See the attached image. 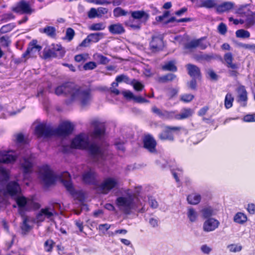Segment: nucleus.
Wrapping results in <instances>:
<instances>
[{
    "label": "nucleus",
    "instance_id": "obj_1",
    "mask_svg": "<svg viewBox=\"0 0 255 255\" xmlns=\"http://www.w3.org/2000/svg\"><path fill=\"white\" fill-rule=\"evenodd\" d=\"M94 129L91 133L93 142H89V136L85 133H80L72 141L73 147L87 150L90 159L99 167L104 165L105 162L112 158V154L107 148H104L105 145V128L98 121L92 123Z\"/></svg>",
    "mask_w": 255,
    "mask_h": 255
},
{
    "label": "nucleus",
    "instance_id": "obj_2",
    "mask_svg": "<svg viewBox=\"0 0 255 255\" xmlns=\"http://www.w3.org/2000/svg\"><path fill=\"white\" fill-rule=\"evenodd\" d=\"M58 95L69 96L71 101H79L82 106L90 104L92 95L89 89L80 87L72 83H67L57 87L55 91Z\"/></svg>",
    "mask_w": 255,
    "mask_h": 255
},
{
    "label": "nucleus",
    "instance_id": "obj_3",
    "mask_svg": "<svg viewBox=\"0 0 255 255\" xmlns=\"http://www.w3.org/2000/svg\"><path fill=\"white\" fill-rule=\"evenodd\" d=\"M39 176L46 186L53 184L58 178L70 194L75 196L77 194L72 183L71 176L67 171L62 172L58 177L54 174L48 165H44L39 169Z\"/></svg>",
    "mask_w": 255,
    "mask_h": 255
},
{
    "label": "nucleus",
    "instance_id": "obj_4",
    "mask_svg": "<svg viewBox=\"0 0 255 255\" xmlns=\"http://www.w3.org/2000/svg\"><path fill=\"white\" fill-rule=\"evenodd\" d=\"M73 129V125L68 122H63L55 128L50 124L42 123L36 126L35 133L39 137H48L53 135L64 137L71 134Z\"/></svg>",
    "mask_w": 255,
    "mask_h": 255
},
{
    "label": "nucleus",
    "instance_id": "obj_5",
    "mask_svg": "<svg viewBox=\"0 0 255 255\" xmlns=\"http://www.w3.org/2000/svg\"><path fill=\"white\" fill-rule=\"evenodd\" d=\"M15 201L18 207V212L23 217L22 223L20 226L22 233L26 234L32 229V226L28 224L30 219L28 217L24 216L25 212L38 210L41 207V205L35 202L33 199L27 198L23 196H16Z\"/></svg>",
    "mask_w": 255,
    "mask_h": 255
},
{
    "label": "nucleus",
    "instance_id": "obj_6",
    "mask_svg": "<svg viewBox=\"0 0 255 255\" xmlns=\"http://www.w3.org/2000/svg\"><path fill=\"white\" fill-rule=\"evenodd\" d=\"M125 195L116 199L115 203L121 211L128 215L132 210L137 209L141 204L139 199L133 194L130 193L129 189L125 190Z\"/></svg>",
    "mask_w": 255,
    "mask_h": 255
},
{
    "label": "nucleus",
    "instance_id": "obj_7",
    "mask_svg": "<svg viewBox=\"0 0 255 255\" xmlns=\"http://www.w3.org/2000/svg\"><path fill=\"white\" fill-rule=\"evenodd\" d=\"M132 19L125 21L124 24L129 29L132 30H139L142 23H145L149 18L148 13L144 10H135L131 12Z\"/></svg>",
    "mask_w": 255,
    "mask_h": 255
},
{
    "label": "nucleus",
    "instance_id": "obj_8",
    "mask_svg": "<svg viewBox=\"0 0 255 255\" xmlns=\"http://www.w3.org/2000/svg\"><path fill=\"white\" fill-rule=\"evenodd\" d=\"M119 185V180L113 177H108L104 179L98 186V190L104 194H108L111 191Z\"/></svg>",
    "mask_w": 255,
    "mask_h": 255
},
{
    "label": "nucleus",
    "instance_id": "obj_9",
    "mask_svg": "<svg viewBox=\"0 0 255 255\" xmlns=\"http://www.w3.org/2000/svg\"><path fill=\"white\" fill-rule=\"evenodd\" d=\"M21 169L23 172L24 179L29 180V174L32 171L33 160L32 156L29 157L24 156L20 161Z\"/></svg>",
    "mask_w": 255,
    "mask_h": 255
},
{
    "label": "nucleus",
    "instance_id": "obj_10",
    "mask_svg": "<svg viewBox=\"0 0 255 255\" xmlns=\"http://www.w3.org/2000/svg\"><path fill=\"white\" fill-rule=\"evenodd\" d=\"M224 59L227 67L232 69L228 71L229 75L233 77L237 76L239 73L237 70L239 69V66L238 64L233 62V56L231 52L226 53L224 55Z\"/></svg>",
    "mask_w": 255,
    "mask_h": 255
},
{
    "label": "nucleus",
    "instance_id": "obj_11",
    "mask_svg": "<svg viewBox=\"0 0 255 255\" xmlns=\"http://www.w3.org/2000/svg\"><path fill=\"white\" fill-rule=\"evenodd\" d=\"M181 128L178 127L166 126L163 131L159 134V138L162 140L173 141L174 137L171 131H178Z\"/></svg>",
    "mask_w": 255,
    "mask_h": 255
},
{
    "label": "nucleus",
    "instance_id": "obj_12",
    "mask_svg": "<svg viewBox=\"0 0 255 255\" xmlns=\"http://www.w3.org/2000/svg\"><path fill=\"white\" fill-rule=\"evenodd\" d=\"M149 46L150 50L154 52L162 50L163 47L162 36L160 35L152 36Z\"/></svg>",
    "mask_w": 255,
    "mask_h": 255
},
{
    "label": "nucleus",
    "instance_id": "obj_13",
    "mask_svg": "<svg viewBox=\"0 0 255 255\" xmlns=\"http://www.w3.org/2000/svg\"><path fill=\"white\" fill-rule=\"evenodd\" d=\"M12 10L20 14H30L32 11L29 2L24 0L17 3L15 6L12 7Z\"/></svg>",
    "mask_w": 255,
    "mask_h": 255
},
{
    "label": "nucleus",
    "instance_id": "obj_14",
    "mask_svg": "<svg viewBox=\"0 0 255 255\" xmlns=\"http://www.w3.org/2000/svg\"><path fill=\"white\" fill-rule=\"evenodd\" d=\"M97 174L93 169L85 171L82 175L83 181L88 184L95 185L97 182Z\"/></svg>",
    "mask_w": 255,
    "mask_h": 255
},
{
    "label": "nucleus",
    "instance_id": "obj_15",
    "mask_svg": "<svg viewBox=\"0 0 255 255\" xmlns=\"http://www.w3.org/2000/svg\"><path fill=\"white\" fill-rule=\"evenodd\" d=\"M16 159L15 154L12 150L0 151V162L10 163L13 162Z\"/></svg>",
    "mask_w": 255,
    "mask_h": 255
},
{
    "label": "nucleus",
    "instance_id": "obj_16",
    "mask_svg": "<svg viewBox=\"0 0 255 255\" xmlns=\"http://www.w3.org/2000/svg\"><path fill=\"white\" fill-rule=\"evenodd\" d=\"M20 191L19 184L15 181H11L6 185L5 193L11 196H14L19 193Z\"/></svg>",
    "mask_w": 255,
    "mask_h": 255
},
{
    "label": "nucleus",
    "instance_id": "obj_17",
    "mask_svg": "<svg viewBox=\"0 0 255 255\" xmlns=\"http://www.w3.org/2000/svg\"><path fill=\"white\" fill-rule=\"evenodd\" d=\"M220 224V222L214 218L207 219L203 223V230L207 232L214 231L217 229Z\"/></svg>",
    "mask_w": 255,
    "mask_h": 255
},
{
    "label": "nucleus",
    "instance_id": "obj_18",
    "mask_svg": "<svg viewBox=\"0 0 255 255\" xmlns=\"http://www.w3.org/2000/svg\"><path fill=\"white\" fill-rule=\"evenodd\" d=\"M144 147L150 152L156 151V142L155 139L150 135L145 136L143 139Z\"/></svg>",
    "mask_w": 255,
    "mask_h": 255
},
{
    "label": "nucleus",
    "instance_id": "obj_19",
    "mask_svg": "<svg viewBox=\"0 0 255 255\" xmlns=\"http://www.w3.org/2000/svg\"><path fill=\"white\" fill-rule=\"evenodd\" d=\"M37 40H33L29 44L26 51L22 54V57L26 58L29 55L33 54L36 52H39L42 49V47L37 45Z\"/></svg>",
    "mask_w": 255,
    "mask_h": 255
},
{
    "label": "nucleus",
    "instance_id": "obj_20",
    "mask_svg": "<svg viewBox=\"0 0 255 255\" xmlns=\"http://www.w3.org/2000/svg\"><path fill=\"white\" fill-rule=\"evenodd\" d=\"M41 210L43 211L42 213L45 219L48 220L49 221H54V217L57 215V212L53 207H46L41 209Z\"/></svg>",
    "mask_w": 255,
    "mask_h": 255
},
{
    "label": "nucleus",
    "instance_id": "obj_21",
    "mask_svg": "<svg viewBox=\"0 0 255 255\" xmlns=\"http://www.w3.org/2000/svg\"><path fill=\"white\" fill-rule=\"evenodd\" d=\"M108 29L111 34L115 35L121 34L125 32L123 24L120 23L111 24L109 26Z\"/></svg>",
    "mask_w": 255,
    "mask_h": 255
},
{
    "label": "nucleus",
    "instance_id": "obj_22",
    "mask_svg": "<svg viewBox=\"0 0 255 255\" xmlns=\"http://www.w3.org/2000/svg\"><path fill=\"white\" fill-rule=\"evenodd\" d=\"M188 74L193 78H198L200 76V69L196 65L188 64L186 65Z\"/></svg>",
    "mask_w": 255,
    "mask_h": 255
},
{
    "label": "nucleus",
    "instance_id": "obj_23",
    "mask_svg": "<svg viewBox=\"0 0 255 255\" xmlns=\"http://www.w3.org/2000/svg\"><path fill=\"white\" fill-rule=\"evenodd\" d=\"M39 32L45 34L47 36L54 38L56 36V29L52 26H46L43 28H40Z\"/></svg>",
    "mask_w": 255,
    "mask_h": 255
},
{
    "label": "nucleus",
    "instance_id": "obj_24",
    "mask_svg": "<svg viewBox=\"0 0 255 255\" xmlns=\"http://www.w3.org/2000/svg\"><path fill=\"white\" fill-rule=\"evenodd\" d=\"M235 4L231 1L224 2L217 7V11L219 13L228 11L233 8Z\"/></svg>",
    "mask_w": 255,
    "mask_h": 255
},
{
    "label": "nucleus",
    "instance_id": "obj_25",
    "mask_svg": "<svg viewBox=\"0 0 255 255\" xmlns=\"http://www.w3.org/2000/svg\"><path fill=\"white\" fill-rule=\"evenodd\" d=\"M193 114L192 110L190 108L183 109L180 114H176V119L180 120L187 119L191 116Z\"/></svg>",
    "mask_w": 255,
    "mask_h": 255
},
{
    "label": "nucleus",
    "instance_id": "obj_26",
    "mask_svg": "<svg viewBox=\"0 0 255 255\" xmlns=\"http://www.w3.org/2000/svg\"><path fill=\"white\" fill-rule=\"evenodd\" d=\"M93 59L99 64L106 65L110 62V59L107 57L98 53L94 54Z\"/></svg>",
    "mask_w": 255,
    "mask_h": 255
},
{
    "label": "nucleus",
    "instance_id": "obj_27",
    "mask_svg": "<svg viewBox=\"0 0 255 255\" xmlns=\"http://www.w3.org/2000/svg\"><path fill=\"white\" fill-rule=\"evenodd\" d=\"M51 53L55 57L62 58L65 55V51L61 45H57L51 50Z\"/></svg>",
    "mask_w": 255,
    "mask_h": 255
},
{
    "label": "nucleus",
    "instance_id": "obj_28",
    "mask_svg": "<svg viewBox=\"0 0 255 255\" xmlns=\"http://www.w3.org/2000/svg\"><path fill=\"white\" fill-rule=\"evenodd\" d=\"M201 196L197 193H192L187 197V201L190 204L196 205L198 204L201 200Z\"/></svg>",
    "mask_w": 255,
    "mask_h": 255
},
{
    "label": "nucleus",
    "instance_id": "obj_29",
    "mask_svg": "<svg viewBox=\"0 0 255 255\" xmlns=\"http://www.w3.org/2000/svg\"><path fill=\"white\" fill-rule=\"evenodd\" d=\"M202 216L204 218H211V217L216 214L215 212L211 207L204 208L201 211Z\"/></svg>",
    "mask_w": 255,
    "mask_h": 255
},
{
    "label": "nucleus",
    "instance_id": "obj_30",
    "mask_svg": "<svg viewBox=\"0 0 255 255\" xmlns=\"http://www.w3.org/2000/svg\"><path fill=\"white\" fill-rule=\"evenodd\" d=\"M187 216L191 222H194L197 220L198 213L193 208H189L187 210Z\"/></svg>",
    "mask_w": 255,
    "mask_h": 255
},
{
    "label": "nucleus",
    "instance_id": "obj_31",
    "mask_svg": "<svg viewBox=\"0 0 255 255\" xmlns=\"http://www.w3.org/2000/svg\"><path fill=\"white\" fill-rule=\"evenodd\" d=\"M106 27L105 23L101 22L92 24L89 26V29L91 31H100L105 29Z\"/></svg>",
    "mask_w": 255,
    "mask_h": 255
},
{
    "label": "nucleus",
    "instance_id": "obj_32",
    "mask_svg": "<svg viewBox=\"0 0 255 255\" xmlns=\"http://www.w3.org/2000/svg\"><path fill=\"white\" fill-rule=\"evenodd\" d=\"M104 36V33L102 32L90 33L88 35L91 42L93 43L98 42L101 39L103 38Z\"/></svg>",
    "mask_w": 255,
    "mask_h": 255
},
{
    "label": "nucleus",
    "instance_id": "obj_33",
    "mask_svg": "<svg viewBox=\"0 0 255 255\" xmlns=\"http://www.w3.org/2000/svg\"><path fill=\"white\" fill-rule=\"evenodd\" d=\"M247 220L246 215L242 213L239 212L237 213L234 218V221L237 223L242 224Z\"/></svg>",
    "mask_w": 255,
    "mask_h": 255
},
{
    "label": "nucleus",
    "instance_id": "obj_34",
    "mask_svg": "<svg viewBox=\"0 0 255 255\" xmlns=\"http://www.w3.org/2000/svg\"><path fill=\"white\" fill-rule=\"evenodd\" d=\"M234 98L231 93H227L225 99V107L227 109H229L233 106V103Z\"/></svg>",
    "mask_w": 255,
    "mask_h": 255
},
{
    "label": "nucleus",
    "instance_id": "obj_35",
    "mask_svg": "<svg viewBox=\"0 0 255 255\" xmlns=\"http://www.w3.org/2000/svg\"><path fill=\"white\" fill-rule=\"evenodd\" d=\"M239 100L246 102L247 100V93L244 86H241L238 88Z\"/></svg>",
    "mask_w": 255,
    "mask_h": 255
},
{
    "label": "nucleus",
    "instance_id": "obj_36",
    "mask_svg": "<svg viewBox=\"0 0 255 255\" xmlns=\"http://www.w3.org/2000/svg\"><path fill=\"white\" fill-rule=\"evenodd\" d=\"M176 111H168L166 110H163V115L161 119L171 120L173 119H176Z\"/></svg>",
    "mask_w": 255,
    "mask_h": 255
},
{
    "label": "nucleus",
    "instance_id": "obj_37",
    "mask_svg": "<svg viewBox=\"0 0 255 255\" xmlns=\"http://www.w3.org/2000/svg\"><path fill=\"white\" fill-rule=\"evenodd\" d=\"M75 35V32L74 29L69 27L66 29L65 36L63 39L68 41H71L73 39Z\"/></svg>",
    "mask_w": 255,
    "mask_h": 255
},
{
    "label": "nucleus",
    "instance_id": "obj_38",
    "mask_svg": "<svg viewBox=\"0 0 255 255\" xmlns=\"http://www.w3.org/2000/svg\"><path fill=\"white\" fill-rule=\"evenodd\" d=\"M42 213L43 211L40 209V211L36 214L35 217L33 220V222L39 224L46 220Z\"/></svg>",
    "mask_w": 255,
    "mask_h": 255
},
{
    "label": "nucleus",
    "instance_id": "obj_39",
    "mask_svg": "<svg viewBox=\"0 0 255 255\" xmlns=\"http://www.w3.org/2000/svg\"><path fill=\"white\" fill-rule=\"evenodd\" d=\"M215 58L213 54H200L196 56L197 60H204L209 61Z\"/></svg>",
    "mask_w": 255,
    "mask_h": 255
},
{
    "label": "nucleus",
    "instance_id": "obj_40",
    "mask_svg": "<svg viewBox=\"0 0 255 255\" xmlns=\"http://www.w3.org/2000/svg\"><path fill=\"white\" fill-rule=\"evenodd\" d=\"M236 35L237 37L247 38L250 37V33L248 31L241 29L236 31Z\"/></svg>",
    "mask_w": 255,
    "mask_h": 255
},
{
    "label": "nucleus",
    "instance_id": "obj_41",
    "mask_svg": "<svg viewBox=\"0 0 255 255\" xmlns=\"http://www.w3.org/2000/svg\"><path fill=\"white\" fill-rule=\"evenodd\" d=\"M162 69L165 71H176L177 68L173 61H169L162 66Z\"/></svg>",
    "mask_w": 255,
    "mask_h": 255
},
{
    "label": "nucleus",
    "instance_id": "obj_42",
    "mask_svg": "<svg viewBox=\"0 0 255 255\" xmlns=\"http://www.w3.org/2000/svg\"><path fill=\"white\" fill-rule=\"evenodd\" d=\"M176 76L172 73L168 74L159 78L158 81L160 82L165 83L174 80Z\"/></svg>",
    "mask_w": 255,
    "mask_h": 255
},
{
    "label": "nucleus",
    "instance_id": "obj_43",
    "mask_svg": "<svg viewBox=\"0 0 255 255\" xmlns=\"http://www.w3.org/2000/svg\"><path fill=\"white\" fill-rule=\"evenodd\" d=\"M128 11L125 10L120 7H117L113 10V14L114 16L116 17L126 15Z\"/></svg>",
    "mask_w": 255,
    "mask_h": 255
},
{
    "label": "nucleus",
    "instance_id": "obj_44",
    "mask_svg": "<svg viewBox=\"0 0 255 255\" xmlns=\"http://www.w3.org/2000/svg\"><path fill=\"white\" fill-rule=\"evenodd\" d=\"M216 3L215 0H202V4L200 6H203V7L211 8L215 7Z\"/></svg>",
    "mask_w": 255,
    "mask_h": 255
},
{
    "label": "nucleus",
    "instance_id": "obj_45",
    "mask_svg": "<svg viewBox=\"0 0 255 255\" xmlns=\"http://www.w3.org/2000/svg\"><path fill=\"white\" fill-rule=\"evenodd\" d=\"M131 85H132L135 91H141L144 88V85L140 82L133 79L131 81Z\"/></svg>",
    "mask_w": 255,
    "mask_h": 255
},
{
    "label": "nucleus",
    "instance_id": "obj_46",
    "mask_svg": "<svg viewBox=\"0 0 255 255\" xmlns=\"http://www.w3.org/2000/svg\"><path fill=\"white\" fill-rule=\"evenodd\" d=\"M14 27L15 24L13 23H8L3 25L0 29V32L1 33H5L8 32L12 30Z\"/></svg>",
    "mask_w": 255,
    "mask_h": 255
},
{
    "label": "nucleus",
    "instance_id": "obj_47",
    "mask_svg": "<svg viewBox=\"0 0 255 255\" xmlns=\"http://www.w3.org/2000/svg\"><path fill=\"white\" fill-rule=\"evenodd\" d=\"M116 80L117 82H124L127 84H131V81L129 78L125 75L122 74L116 77Z\"/></svg>",
    "mask_w": 255,
    "mask_h": 255
},
{
    "label": "nucleus",
    "instance_id": "obj_48",
    "mask_svg": "<svg viewBox=\"0 0 255 255\" xmlns=\"http://www.w3.org/2000/svg\"><path fill=\"white\" fill-rule=\"evenodd\" d=\"M198 47L202 50L205 49L209 44V43L205 40L204 38H201L197 39Z\"/></svg>",
    "mask_w": 255,
    "mask_h": 255
},
{
    "label": "nucleus",
    "instance_id": "obj_49",
    "mask_svg": "<svg viewBox=\"0 0 255 255\" xmlns=\"http://www.w3.org/2000/svg\"><path fill=\"white\" fill-rule=\"evenodd\" d=\"M89 57V54L87 53H84L76 55L75 57V60L77 62H85Z\"/></svg>",
    "mask_w": 255,
    "mask_h": 255
},
{
    "label": "nucleus",
    "instance_id": "obj_50",
    "mask_svg": "<svg viewBox=\"0 0 255 255\" xmlns=\"http://www.w3.org/2000/svg\"><path fill=\"white\" fill-rule=\"evenodd\" d=\"M198 47L197 39L193 40L185 44V48L192 49Z\"/></svg>",
    "mask_w": 255,
    "mask_h": 255
},
{
    "label": "nucleus",
    "instance_id": "obj_51",
    "mask_svg": "<svg viewBox=\"0 0 255 255\" xmlns=\"http://www.w3.org/2000/svg\"><path fill=\"white\" fill-rule=\"evenodd\" d=\"M97 66L96 62L90 61L85 63L83 66V69L85 70H91L95 69Z\"/></svg>",
    "mask_w": 255,
    "mask_h": 255
},
{
    "label": "nucleus",
    "instance_id": "obj_52",
    "mask_svg": "<svg viewBox=\"0 0 255 255\" xmlns=\"http://www.w3.org/2000/svg\"><path fill=\"white\" fill-rule=\"evenodd\" d=\"M54 243L51 240H47L44 243V249L45 251L47 252H50L52 251V250L53 247V245Z\"/></svg>",
    "mask_w": 255,
    "mask_h": 255
},
{
    "label": "nucleus",
    "instance_id": "obj_53",
    "mask_svg": "<svg viewBox=\"0 0 255 255\" xmlns=\"http://www.w3.org/2000/svg\"><path fill=\"white\" fill-rule=\"evenodd\" d=\"M194 96L192 94H186L181 96L180 100L184 102H190L194 98Z\"/></svg>",
    "mask_w": 255,
    "mask_h": 255
},
{
    "label": "nucleus",
    "instance_id": "obj_54",
    "mask_svg": "<svg viewBox=\"0 0 255 255\" xmlns=\"http://www.w3.org/2000/svg\"><path fill=\"white\" fill-rule=\"evenodd\" d=\"M228 248L231 252H238L242 250V246L239 245L232 244L228 246Z\"/></svg>",
    "mask_w": 255,
    "mask_h": 255
},
{
    "label": "nucleus",
    "instance_id": "obj_55",
    "mask_svg": "<svg viewBox=\"0 0 255 255\" xmlns=\"http://www.w3.org/2000/svg\"><path fill=\"white\" fill-rule=\"evenodd\" d=\"M88 16L90 18H94L96 17H99L101 16L99 13H98L97 10L95 8H91L88 13Z\"/></svg>",
    "mask_w": 255,
    "mask_h": 255
},
{
    "label": "nucleus",
    "instance_id": "obj_56",
    "mask_svg": "<svg viewBox=\"0 0 255 255\" xmlns=\"http://www.w3.org/2000/svg\"><path fill=\"white\" fill-rule=\"evenodd\" d=\"M0 42L1 45L4 47H7L10 43L9 37L7 36H2L0 38Z\"/></svg>",
    "mask_w": 255,
    "mask_h": 255
},
{
    "label": "nucleus",
    "instance_id": "obj_57",
    "mask_svg": "<svg viewBox=\"0 0 255 255\" xmlns=\"http://www.w3.org/2000/svg\"><path fill=\"white\" fill-rule=\"evenodd\" d=\"M123 96L127 99H132L133 100L135 96L133 95V93L129 90L123 91L122 92Z\"/></svg>",
    "mask_w": 255,
    "mask_h": 255
},
{
    "label": "nucleus",
    "instance_id": "obj_58",
    "mask_svg": "<svg viewBox=\"0 0 255 255\" xmlns=\"http://www.w3.org/2000/svg\"><path fill=\"white\" fill-rule=\"evenodd\" d=\"M201 252L206 255H208L212 251L211 248L207 246V245H203L200 248Z\"/></svg>",
    "mask_w": 255,
    "mask_h": 255
},
{
    "label": "nucleus",
    "instance_id": "obj_59",
    "mask_svg": "<svg viewBox=\"0 0 255 255\" xmlns=\"http://www.w3.org/2000/svg\"><path fill=\"white\" fill-rule=\"evenodd\" d=\"M151 111L153 113L156 114L159 118H162L163 115V110L159 109L156 106H153L151 108Z\"/></svg>",
    "mask_w": 255,
    "mask_h": 255
},
{
    "label": "nucleus",
    "instance_id": "obj_60",
    "mask_svg": "<svg viewBox=\"0 0 255 255\" xmlns=\"http://www.w3.org/2000/svg\"><path fill=\"white\" fill-rule=\"evenodd\" d=\"M148 202L150 206L152 208L155 209L157 208L158 206L157 202L152 197L148 198Z\"/></svg>",
    "mask_w": 255,
    "mask_h": 255
},
{
    "label": "nucleus",
    "instance_id": "obj_61",
    "mask_svg": "<svg viewBox=\"0 0 255 255\" xmlns=\"http://www.w3.org/2000/svg\"><path fill=\"white\" fill-rule=\"evenodd\" d=\"M218 29L220 34H225L227 32V26L225 24L221 23L218 27Z\"/></svg>",
    "mask_w": 255,
    "mask_h": 255
},
{
    "label": "nucleus",
    "instance_id": "obj_62",
    "mask_svg": "<svg viewBox=\"0 0 255 255\" xmlns=\"http://www.w3.org/2000/svg\"><path fill=\"white\" fill-rule=\"evenodd\" d=\"M16 141L18 144H24V140L23 135L21 133H18L16 135Z\"/></svg>",
    "mask_w": 255,
    "mask_h": 255
},
{
    "label": "nucleus",
    "instance_id": "obj_63",
    "mask_svg": "<svg viewBox=\"0 0 255 255\" xmlns=\"http://www.w3.org/2000/svg\"><path fill=\"white\" fill-rule=\"evenodd\" d=\"M133 100L138 103H148L149 101L141 96H134Z\"/></svg>",
    "mask_w": 255,
    "mask_h": 255
},
{
    "label": "nucleus",
    "instance_id": "obj_64",
    "mask_svg": "<svg viewBox=\"0 0 255 255\" xmlns=\"http://www.w3.org/2000/svg\"><path fill=\"white\" fill-rule=\"evenodd\" d=\"M244 121L246 122H255V115H248L244 117Z\"/></svg>",
    "mask_w": 255,
    "mask_h": 255
}]
</instances>
